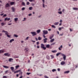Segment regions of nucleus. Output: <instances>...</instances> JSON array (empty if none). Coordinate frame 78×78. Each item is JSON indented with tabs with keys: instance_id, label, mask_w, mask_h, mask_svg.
Here are the masks:
<instances>
[{
	"instance_id": "obj_1",
	"label": "nucleus",
	"mask_w": 78,
	"mask_h": 78,
	"mask_svg": "<svg viewBox=\"0 0 78 78\" xmlns=\"http://www.w3.org/2000/svg\"><path fill=\"white\" fill-rule=\"evenodd\" d=\"M60 54H61V56L63 57V58L64 60H66V55H65L64 54L61 53H58L56 54V56H59V55H60Z\"/></svg>"
},
{
	"instance_id": "obj_2",
	"label": "nucleus",
	"mask_w": 78,
	"mask_h": 78,
	"mask_svg": "<svg viewBox=\"0 0 78 78\" xmlns=\"http://www.w3.org/2000/svg\"><path fill=\"white\" fill-rule=\"evenodd\" d=\"M2 32H3V33H5V34L6 35H7V37H11V35H8L9 33L8 32V31H5L4 30H3L2 31Z\"/></svg>"
},
{
	"instance_id": "obj_3",
	"label": "nucleus",
	"mask_w": 78,
	"mask_h": 78,
	"mask_svg": "<svg viewBox=\"0 0 78 78\" xmlns=\"http://www.w3.org/2000/svg\"><path fill=\"white\" fill-rule=\"evenodd\" d=\"M41 48H43V50H46V48L45 47L44 44H41Z\"/></svg>"
},
{
	"instance_id": "obj_4",
	"label": "nucleus",
	"mask_w": 78,
	"mask_h": 78,
	"mask_svg": "<svg viewBox=\"0 0 78 78\" xmlns=\"http://www.w3.org/2000/svg\"><path fill=\"white\" fill-rule=\"evenodd\" d=\"M48 34V31L46 30H44L43 31L42 34Z\"/></svg>"
},
{
	"instance_id": "obj_5",
	"label": "nucleus",
	"mask_w": 78,
	"mask_h": 78,
	"mask_svg": "<svg viewBox=\"0 0 78 78\" xmlns=\"http://www.w3.org/2000/svg\"><path fill=\"white\" fill-rule=\"evenodd\" d=\"M30 33H31V34H33L32 36H33L36 35V32H31Z\"/></svg>"
},
{
	"instance_id": "obj_6",
	"label": "nucleus",
	"mask_w": 78,
	"mask_h": 78,
	"mask_svg": "<svg viewBox=\"0 0 78 78\" xmlns=\"http://www.w3.org/2000/svg\"><path fill=\"white\" fill-rule=\"evenodd\" d=\"M4 55L5 56H10V55H11L8 53H5L4 54Z\"/></svg>"
},
{
	"instance_id": "obj_7",
	"label": "nucleus",
	"mask_w": 78,
	"mask_h": 78,
	"mask_svg": "<svg viewBox=\"0 0 78 78\" xmlns=\"http://www.w3.org/2000/svg\"><path fill=\"white\" fill-rule=\"evenodd\" d=\"M10 19H11V18H8V17H6V18H5L4 21H6V20H8V21H9V20H10Z\"/></svg>"
},
{
	"instance_id": "obj_8",
	"label": "nucleus",
	"mask_w": 78,
	"mask_h": 78,
	"mask_svg": "<svg viewBox=\"0 0 78 78\" xmlns=\"http://www.w3.org/2000/svg\"><path fill=\"white\" fill-rule=\"evenodd\" d=\"M53 36H54V35L53 34H51V35H50L49 37V39H51L53 37Z\"/></svg>"
},
{
	"instance_id": "obj_9",
	"label": "nucleus",
	"mask_w": 78,
	"mask_h": 78,
	"mask_svg": "<svg viewBox=\"0 0 78 78\" xmlns=\"http://www.w3.org/2000/svg\"><path fill=\"white\" fill-rule=\"evenodd\" d=\"M5 6L6 8H8V7H10V5H9V3H7L6 4Z\"/></svg>"
},
{
	"instance_id": "obj_10",
	"label": "nucleus",
	"mask_w": 78,
	"mask_h": 78,
	"mask_svg": "<svg viewBox=\"0 0 78 78\" xmlns=\"http://www.w3.org/2000/svg\"><path fill=\"white\" fill-rule=\"evenodd\" d=\"M3 67L5 68V69H9V66H3Z\"/></svg>"
},
{
	"instance_id": "obj_11",
	"label": "nucleus",
	"mask_w": 78,
	"mask_h": 78,
	"mask_svg": "<svg viewBox=\"0 0 78 78\" xmlns=\"http://www.w3.org/2000/svg\"><path fill=\"white\" fill-rule=\"evenodd\" d=\"M62 48V45H61L60 47L58 48V49L59 50H61V48Z\"/></svg>"
},
{
	"instance_id": "obj_12",
	"label": "nucleus",
	"mask_w": 78,
	"mask_h": 78,
	"mask_svg": "<svg viewBox=\"0 0 78 78\" xmlns=\"http://www.w3.org/2000/svg\"><path fill=\"white\" fill-rule=\"evenodd\" d=\"M21 70L20 69L19 70H18L16 71H14V73H18V72H20V71Z\"/></svg>"
},
{
	"instance_id": "obj_13",
	"label": "nucleus",
	"mask_w": 78,
	"mask_h": 78,
	"mask_svg": "<svg viewBox=\"0 0 78 78\" xmlns=\"http://www.w3.org/2000/svg\"><path fill=\"white\" fill-rule=\"evenodd\" d=\"M12 12H15V10H16V9H15V8L14 7H12Z\"/></svg>"
},
{
	"instance_id": "obj_14",
	"label": "nucleus",
	"mask_w": 78,
	"mask_h": 78,
	"mask_svg": "<svg viewBox=\"0 0 78 78\" xmlns=\"http://www.w3.org/2000/svg\"><path fill=\"white\" fill-rule=\"evenodd\" d=\"M15 3V2H10V4L11 5H14Z\"/></svg>"
},
{
	"instance_id": "obj_15",
	"label": "nucleus",
	"mask_w": 78,
	"mask_h": 78,
	"mask_svg": "<svg viewBox=\"0 0 78 78\" xmlns=\"http://www.w3.org/2000/svg\"><path fill=\"white\" fill-rule=\"evenodd\" d=\"M14 39H12L10 40V41H9V42H10V43H11V42H14Z\"/></svg>"
},
{
	"instance_id": "obj_16",
	"label": "nucleus",
	"mask_w": 78,
	"mask_h": 78,
	"mask_svg": "<svg viewBox=\"0 0 78 78\" xmlns=\"http://www.w3.org/2000/svg\"><path fill=\"white\" fill-rule=\"evenodd\" d=\"M47 40V38H45L43 40V41H44V43H46Z\"/></svg>"
},
{
	"instance_id": "obj_17",
	"label": "nucleus",
	"mask_w": 78,
	"mask_h": 78,
	"mask_svg": "<svg viewBox=\"0 0 78 78\" xmlns=\"http://www.w3.org/2000/svg\"><path fill=\"white\" fill-rule=\"evenodd\" d=\"M10 69H11L12 71H13L14 70V68L13 67H11L10 68Z\"/></svg>"
},
{
	"instance_id": "obj_18",
	"label": "nucleus",
	"mask_w": 78,
	"mask_h": 78,
	"mask_svg": "<svg viewBox=\"0 0 78 78\" xmlns=\"http://www.w3.org/2000/svg\"><path fill=\"white\" fill-rule=\"evenodd\" d=\"M51 52H52V53H56V52H57V51L56 50L52 51Z\"/></svg>"
},
{
	"instance_id": "obj_19",
	"label": "nucleus",
	"mask_w": 78,
	"mask_h": 78,
	"mask_svg": "<svg viewBox=\"0 0 78 78\" xmlns=\"http://www.w3.org/2000/svg\"><path fill=\"white\" fill-rule=\"evenodd\" d=\"M50 45L49 44H47L46 45V48H49L50 47Z\"/></svg>"
},
{
	"instance_id": "obj_20",
	"label": "nucleus",
	"mask_w": 78,
	"mask_h": 78,
	"mask_svg": "<svg viewBox=\"0 0 78 78\" xmlns=\"http://www.w3.org/2000/svg\"><path fill=\"white\" fill-rule=\"evenodd\" d=\"M59 23L58 22H55L54 23V24L55 25H58Z\"/></svg>"
},
{
	"instance_id": "obj_21",
	"label": "nucleus",
	"mask_w": 78,
	"mask_h": 78,
	"mask_svg": "<svg viewBox=\"0 0 78 78\" xmlns=\"http://www.w3.org/2000/svg\"><path fill=\"white\" fill-rule=\"evenodd\" d=\"M11 61H13V59L12 58H10L9 61V62H11Z\"/></svg>"
},
{
	"instance_id": "obj_22",
	"label": "nucleus",
	"mask_w": 78,
	"mask_h": 78,
	"mask_svg": "<svg viewBox=\"0 0 78 78\" xmlns=\"http://www.w3.org/2000/svg\"><path fill=\"white\" fill-rule=\"evenodd\" d=\"M25 50H26V51H28L29 50V49L28 48H25Z\"/></svg>"
},
{
	"instance_id": "obj_23",
	"label": "nucleus",
	"mask_w": 78,
	"mask_h": 78,
	"mask_svg": "<svg viewBox=\"0 0 78 78\" xmlns=\"http://www.w3.org/2000/svg\"><path fill=\"white\" fill-rule=\"evenodd\" d=\"M69 71H66L64 72V73H69Z\"/></svg>"
},
{
	"instance_id": "obj_24",
	"label": "nucleus",
	"mask_w": 78,
	"mask_h": 78,
	"mask_svg": "<svg viewBox=\"0 0 78 78\" xmlns=\"http://www.w3.org/2000/svg\"><path fill=\"white\" fill-rule=\"evenodd\" d=\"M37 33H39L41 32V30H38L37 31Z\"/></svg>"
},
{
	"instance_id": "obj_25",
	"label": "nucleus",
	"mask_w": 78,
	"mask_h": 78,
	"mask_svg": "<svg viewBox=\"0 0 78 78\" xmlns=\"http://www.w3.org/2000/svg\"><path fill=\"white\" fill-rule=\"evenodd\" d=\"M52 71L53 72H56V70L55 69H53L52 70Z\"/></svg>"
},
{
	"instance_id": "obj_26",
	"label": "nucleus",
	"mask_w": 78,
	"mask_h": 78,
	"mask_svg": "<svg viewBox=\"0 0 78 78\" xmlns=\"http://www.w3.org/2000/svg\"><path fill=\"white\" fill-rule=\"evenodd\" d=\"M22 5H23V6H25V2H23L22 3Z\"/></svg>"
},
{
	"instance_id": "obj_27",
	"label": "nucleus",
	"mask_w": 78,
	"mask_h": 78,
	"mask_svg": "<svg viewBox=\"0 0 78 78\" xmlns=\"http://www.w3.org/2000/svg\"><path fill=\"white\" fill-rule=\"evenodd\" d=\"M61 65H64L65 64V62H62L61 63Z\"/></svg>"
},
{
	"instance_id": "obj_28",
	"label": "nucleus",
	"mask_w": 78,
	"mask_h": 78,
	"mask_svg": "<svg viewBox=\"0 0 78 78\" xmlns=\"http://www.w3.org/2000/svg\"><path fill=\"white\" fill-rule=\"evenodd\" d=\"M73 9L74 10H78V8H73Z\"/></svg>"
},
{
	"instance_id": "obj_29",
	"label": "nucleus",
	"mask_w": 78,
	"mask_h": 78,
	"mask_svg": "<svg viewBox=\"0 0 78 78\" xmlns=\"http://www.w3.org/2000/svg\"><path fill=\"white\" fill-rule=\"evenodd\" d=\"M51 27L52 28H56V27L54 25H52Z\"/></svg>"
},
{
	"instance_id": "obj_30",
	"label": "nucleus",
	"mask_w": 78,
	"mask_h": 78,
	"mask_svg": "<svg viewBox=\"0 0 78 78\" xmlns=\"http://www.w3.org/2000/svg\"><path fill=\"white\" fill-rule=\"evenodd\" d=\"M1 24L2 26H3L4 25H5V23L3 22L2 23H1Z\"/></svg>"
},
{
	"instance_id": "obj_31",
	"label": "nucleus",
	"mask_w": 78,
	"mask_h": 78,
	"mask_svg": "<svg viewBox=\"0 0 78 78\" xmlns=\"http://www.w3.org/2000/svg\"><path fill=\"white\" fill-rule=\"evenodd\" d=\"M29 10L31 11V10L32 9H33V7H30L29 8Z\"/></svg>"
},
{
	"instance_id": "obj_32",
	"label": "nucleus",
	"mask_w": 78,
	"mask_h": 78,
	"mask_svg": "<svg viewBox=\"0 0 78 78\" xmlns=\"http://www.w3.org/2000/svg\"><path fill=\"white\" fill-rule=\"evenodd\" d=\"M58 13L59 14H62V12L60 11V12H58Z\"/></svg>"
},
{
	"instance_id": "obj_33",
	"label": "nucleus",
	"mask_w": 78,
	"mask_h": 78,
	"mask_svg": "<svg viewBox=\"0 0 78 78\" xmlns=\"http://www.w3.org/2000/svg\"><path fill=\"white\" fill-rule=\"evenodd\" d=\"M54 40H55L54 39H52L51 40V41H50L51 42H53L54 41Z\"/></svg>"
},
{
	"instance_id": "obj_34",
	"label": "nucleus",
	"mask_w": 78,
	"mask_h": 78,
	"mask_svg": "<svg viewBox=\"0 0 78 78\" xmlns=\"http://www.w3.org/2000/svg\"><path fill=\"white\" fill-rule=\"evenodd\" d=\"M15 21H17V20H18V18H16L14 19Z\"/></svg>"
},
{
	"instance_id": "obj_35",
	"label": "nucleus",
	"mask_w": 78,
	"mask_h": 78,
	"mask_svg": "<svg viewBox=\"0 0 78 78\" xmlns=\"http://www.w3.org/2000/svg\"><path fill=\"white\" fill-rule=\"evenodd\" d=\"M55 43H53L51 44V46H52V45H54L55 44Z\"/></svg>"
},
{
	"instance_id": "obj_36",
	"label": "nucleus",
	"mask_w": 78,
	"mask_h": 78,
	"mask_svg": "<svg viewBox=\"0 0 78 78\" xmlns=\"http://www.w3.org/2000/svg\"><path fill=\"white\" fill-rule=\"evenodd\" d=\"M19 65H18L16 66V69H17L19 67Z\"/></svg>"
},
{
	"instance_id": "obj_37",
	"label": "nucleus",
	"mask_w": 78,
	"mask_h": 78,
	"mask_svg": "<svg viewBox=\"0 0 78 78\" xmlns=\"http://www.w3.org/2000/svg\"><path fill=\"white\" fill-rule=\"evenodd\" d=\"M46 58L47 59H50V56H47L46 57Z\"/></svg>"
},
{
	"instance_id": "obj_38",
	"label": "nucleus",
	"mask_w": 78,
	"mask_h": 78,
	"mask_svg": "<svg viewBox=\"0 0 78 78\" xmlns=\"http://www.w3.org/2000/svg\"><path fill=\"white\" fill-rule=\"evenodd\" d=\"M25 9V7H23L22 8L21 10H22V11H24V9Z\"/></svg>"
},
{
	"instance_id": "obj_39",
	"label": "nucleus",
	"mask_w": 78,
	"mask_h": 78,
	"mask_svg": "<svg viewBox=\"0 0 78 78\" xmlns=\"http://www.w3.org/2000/svg\"><path fill=\"white\" fill-rule=\"evenodd\" d=\"M14 37H18V35L16 34H14Z\"/></svg>"
},
{
	"instance_id": "obj_40",
	"label": "nucleus",
	"mask_w": 78,
	"mask_h": 78,
	"mask_svg": "<svg viewBox=\"0 0 78 78\" xmlns=\"http://www.w3.org/2000/svg\"><path fill=\"white\" fill-rule=\"evenodd\" d=\"M20 72L19 73L20 75H22V73H22V71H20V72Z\"/></svg>"
},
{
	"instance_id": "obj_41",
	"label": "nucleus",
	"mask_w": 78,
	"mask_h": 78,
	"mask_svg": "<svg viewBox=\"0 0 78 78\" xmlns=\"http://www.w3.org/2000/svg\"><path fill=\"white\" fill-rule=\"evenodd\" d=\"M38 39L39 41H41V38L40 37H38Z\"/></svg>"
},
{
	"instance_id": "obj_42",
	"label": "nucleus",
	"mask_w": 78,
	"mask_h": 78,
	"mask_svg": "<svg viewBox=\"0 0 78 78\" xmlns=\"http://www.w3.org/2000/svg\"><path fill=\"white\" fill-rule=\"evenodd\" d=\"M51 58L52 59L54 58V56L53 55H51Z\"/></svg>"
},
{
	"instance_id": "obj_43",
	"label": "nucleus",
	"mask_w": 78,
	"mask_h": 78,
	"mask_svg": "<svg viewBox=\"0 0 78 78\" xmlns=\"http://www.w3.org/2000/svg\"><path fill=\"white\" fill-rule=\"evenodd\" d=\"M26 5H30V2H27Z\"/></svg>"
},
{
	"instance_id": "obj_44",
	"label": "nucleus",
	"mask_w": 78,
	"mask_h": 78,
	"mask_svg": "<svg viewBox=\"0 0 78 78\" xmlns=\"http://www.w3.org/2000/svg\"><path fill=\"white\" fill-rule=\"evenodd\" d=\"M4 52L3 51H2V50H0V53H3Z\"/></svg>"
},
{
	"instance_id": "obj_45",
	"label": "nucleus",
	"mask_w": 78,
	"mask_h": 78,
	"mask_svg": "<svg viewBox=\"0 0 78 78\" xmlns=\"http://www.w3.org/2000/svg\"><path fill=\"white\" fill-rule=\"evenodd\" d=\"M43 37H44V38H45L46 37H45V34H42Z\"/></svg>"
},
{
	"instance_id": "obj_46",
	"label": "nucleus",
	"mask_w": 78,
	"mask_h": 78,
	"mask_svg": "<svg viewBox=\"0 0 78 78\" xmlns=\"http://www.w3.org/2000/svg\"><path fill=\"white\" fill-rule=\"evenodd\" d=\"M31 73H27V75H29Z\"/></svg>"
},
{
	"instance_id": "obj_47",
	"label": "nucleus",
	"mask_w": 78,
	"mask_h": 78,
	"mask_svg": "<svg viewBox=\"0 0 78 78\" xmlns=\"http://www.w3.org/2000/svg\"><path fill=\"white\" fill-rule=\"evenodd\" d=\"M42 5H43V8H45V4H43Z\"/></svg>"
},
{
	"instance_id": "obj_48",
	"label": "nucleus",
	"mask_w": 78,
	"mask_h": 78,
	"mask_svg": "<svg viewBox=\"0 0 78 78\" xmlns=\"http://www.w3.org/2000/svg\"><path fill=\"white\" fill-rule=\"evenodd\" d=\"M57 70L58 71V72H60V71L61 70V69H60L59 68H58L57 69Z\"/></svg>"
},
{
	"instance_id": "obj_49",
	"label": "nucleus",
	"mask_w": 78,
	"mask_h": 78,
	"mask_svg": "<svg viewBox=\"0 0 78 78\" xmlns=\"http://www.w3.org/2000/svg\"><path fill=\"white\" fill-rule=\"evenodd\" d=\"M39 42H37L36 43V44L37 45H39Z\"/></svg>"
},
{
	"instance_id": "obj_50",
	"label": "nucleus",
	"mask_w": 78,
	"mask_h": 78,
	"mask_svg": "<svg viewBox=\"0 0 78 78\" xmlns=\"http://www.w3.org/2000/svg\"><path fill=\"white\" fill-rule=\"evenodd\" d=\"M29 1L30 2H32L33 1H34V0H29Z\"/></svg>"
},
{
	"instance_id": "obj_51",
	"label": "nucleus",
	"mask_w": 78,
	"mask_h": 78,
	"mask_svg": "<svg viewBox=\"0 0 78 78\" xmlns=\"http://www.w3.org/2000/svg\"><path fill=\"white\" fill-rule=\"evenodd\" d=\"M58 30L59 31H61V27H59L58 28Z\"/></svg>"
},
{
	"instance_id": "obj_52",
	"label": "nucleus",
	"mask_w": 78,
	"mask_h": 78,
	"mask_svg": "<svg viewBox=\"0 0 78 78\" xmlns=\"http://www.w3.org/2000/svg\"><path fill=\"white\" fill-rule=\"evenodd\" d=\"M44 77L45 78H49L47 76L45 75L44 76Z\"/></svg>"
},
{
	"instance_id": "obj_53",
	"label": "nucleus",
	"mask_w": 78,
	"mask_h": 78,
	"mask_svg": "<svg viewBox=\"0 0 78 78\" xmlns=\"http://www.w3.org/2000/svg\"><path fill=\"white\" fill-rule=\"evenodd\" d=\"M3 78H7V77L6 76H3Z\"/></svg>"
},
{
	"instance_id": "obj_54",
	"label": "nucleus",
	"mask_w": 78,
	"mask_h": 78,
	"mask_svg": "<svg viewBox=\"0 0 78 78\" xmlns=\"http://www.w3.org/2000/svg\"><path fill=\"white\" fill-rule=\"evenodd\" d=\"M8 25H12V23H9L8 24Z\"/></svg>"
},
{
	"instance_id": "obj_55",
	"label": "nucleus",
	"mask_w": 78,
	"mask_h": 78,
	"mask_svg": "<svg viewBox=\"0 0 78 78\" xmlns=\"http://www.w3.org/2000/svg\"><path fill=\"white\" fill-rule=\"evenodd\" d=\"M61 8H59V9H58V11H61Z\"/></svg>"
},
{
	"instance_id": "obj_56",
	"label": "nucleus",
	"mask_w": 78,
	"mask_h": 78,
	"mask_svg": "<svg viewBox=\"0 0 78 78\" xmlns=\"http://www.w3.org/2000/svg\"><path fill=\"white\" fill-rule=\"evenodd\" d=\"M31 15H32L31 13H30V14H28V16H31Z\"/></svg>"
},
{
	"instance_id": "obj_57",
	"label": "nucleus",
	"mask_w": 78,
	"mask_h": 78,
	"mask_svg": "<svg viewBox=\"0 0 78 78\" xmlns=\"http://www.w3.org/2000/svg\"><path fill=\"white\" fill-rule=\"evenodd\" d=\"M6 14H5L4 16H3V17H6Z\"/></svg>"
},
{
	"instance_id": "obj_58",
	"label": "nucleus",
	"mask_w": 78,
	"mask_h": 78,
	"mask_svg": "<svg viewBox=\"0 0 78 78\" xmlns=\"http://www.w3.org/2000/svg\"><path fill=\"white\" fill-rule=\"evenodd\" d=\"M37 75H38L39 76H42V74H39V75L37 74Z\"/></svg>"
},
{
	"instance_id": "obj_59",
	"label": "nucleus",
	"mask_w": 78,
	"mask_h": 78,
	"mask_svg": "<svg viewBox=\"0 0 78 78\" xmlns=\"http://www.w3.org/2000/svg\"><path fill=\"white\" fill-rule=\"evenodd\" d=\"M35 39H36V41H38V40L37 39V38L35 37Z\"/></svg>"
},
{
	"instance_id": "obj_60",
	"label": "nucleus",
	"mask_w": 78,
	"mask_h": 78,
	"mask_svg": "<svg viewBox=\"0 0 78 78\" xmlns=\"http://www.w3.org/2000/svg\"><path fill=\"white\" fill-rule=\"evenodd\" d=\"M31 42H36V41H34L33 40L31 41Z\"/></svg>"
},
{
	"instance_id": "obj_61",
	"label": "nucleus",
	"mask_w": 78,
	"mask_h": 78,
	"mask_svg": "<svg viewBox=\"0 0 78 78\" xmlns=\"http://www.w3.org/2000/svg\"><path fill=\"white\" fill-rule=\"evenodd\" d=\"M64 11H65V9H63L62 11V12H64Z\"/></svg>"
},
{
	"instance_id": "obj_62",
	"label": "nucleus",
	"mask_w": 78,
	"mask_h": 78,
	"mask_svg": "<svg viewBox=\"0 0 78 78\" xmlns=\"http://www.w3.org/2000/svg\"><path fill=\"white\" fill-rule=\"evenodd\" d=\"M2 36V34L0 33V36Z\"/></svg>"
},
{
	"instance_id": "obj_63",
	"label": "nucleus",
	"mask_w": 78,
	"mask_h": 78,
	"mask_svg": "<svg viewBox=\"0 0 78 78\" xmlns=\"http://www.w3.org/2000/svg\"><path fill=\"white\" fill-rule=\"evenodd\" d=\"M48 31H51V29H48Z\"/></svg>"
},
{
	"instance_id": "obj_64",
	"label": "nucleus",
	"mask_w": 78,
	"mask_h": 78,
	"mask_svg": "<svg viewBox=\"0 0 78 78\" xmlns=\"http://www.w3.org/2000/svg\"><path fill=\"white\" fill-rule=\"evenodd\" d=\"M37 48H39V45L37 46Z\"/></svg>"
}]
</instances>
